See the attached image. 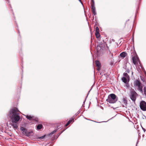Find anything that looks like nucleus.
<instances>
[{"mask_svg":"<svg viewBox=\"0 0 146 146\" xmlns=\"http://www.w3.org/2000/svg\"><path fill=\"white\" fill-rule=\"evenodd\" d=\"M91 6L92 7V11L96 10V9H95V5H92Z\"/></svg>","mask_w":146,"mask_h":146,"instance_id":"f3484780","label":"nucleus"},{"mask_svg":"<svg viewBox=\"0 0 146 146\" xmlns=\"http://www.w3.org/2000/svg\"><path fill=\"white\" fill-rule=\"evenodd\" d=\"M123 103L125 105H127V101L126 99L124 98L123 99Z\"/></svg>","mask_w":146,"mask_h":146,"instance_id":"ddd939ff","label":"nucleus"},{"mask_svg":"<svg viewBox=\"0 0 146 146\" xmlns=\"http://www.w3.org/2000/svg\"><path fill=\"white\" fill-rule=\"evenodd\" d=\"M137 95V94L135 91H131L130 97L131 99L134 102H135Z\"/></svg>","mask_w":146,"mask_h":146,"instance_id":"39448f33","label":"nucleus"},{"mask_svg":"<svg viewBox=\"0 0 146 146\" xmlns=\"http://www.w3.org/2000/svg\"><path fill=\"white\" fill-rule=\"evenodd\" d=\"M19 111L16 108L10 110L7 115L11 119L12 122L17 123L19 120L20 117L19 115Z\"/></svg>","mask_w":146,"mask_h":146,"instance_id":"f257e3e1","label":"nucleus"},{"mask_svg":"<svg viewBox=\"0 0 146 146\" xmlns=\"http://www.w3.org/2000/svg\"><path fill=\"white\" fill-rule=\"evenodd\" d=\"M92 11V13L94 15H96V10H94V11Z\"/></svg>","mask_w":146,"mask_h":146,"instance_id":"6ab92c4d","label":"nucleus"},{"mask_svg":"<svg viewBox=\"0 0 146 146\" xmlns=\"http://www.w3.org/2000/svg\"><path fill=\"white\" fill-rule=\"evenodd\" d=\"M134 86L137 87L138 90L140 92H143V86L141 82L137 80H136L134 82Z\"/></svg>","mask_w":146,"mask_h":146,"instance_id":"7ed1b4c3","label":"nucleus"},{"mask_svg":"<svg viewBox=\"0 0 146 146\" xmlns=\"http://www.w3.org/2000/svg\"><path fill=\"white\" fill-rule=\"evenodd\" d=\"M137 143H138V142H137V143L136 144H137Z\"/></svg>","mask_w":146,"mask_h":146,"instance_id":"7c9ffc66","label":"nucleus"},{"mask_svg":"<svg viewBox=\"0 0 146 146\" xmlns=\"http://www.w3.org/2000/svg\"><path fill=\"white\" fill-rule=\"evenodd\" d=\"M74 119H72L69 120L68 121L67 123L66 124V126H67L72 121L74 122Z\"/></svg>","mask_w":146,"mask_h":146,"instance_id":"4468645a","label":"nucleus"},{"mask_svg":"<svg viewBox=\"0 0 146 146\" xmlns=\"http://www.w3.org/2000/svg\"><path fill=\"white\" fill-rule=\"evenodd\" d=\"M42 126L41 124H38L37 127V129H40L42 127Z\"/></svg>","mask_w":146,"mask_h":146,"instance_id":"2eb2a0df","label":"nucleus"},{"mask_svg":"<svg viewBox=\"0 0 146 146\" xmlns=\"http://www.w3.org/2000/svg\"><path fill=\"white\" fill-rule=\"evenodd\" d=\"M95 35L97 38H99L100 36V35L99 32L96 33Z\"/></svg>","mask_w":146,"mask_h":146,"instance_id":"dca6fc26","label":"nucleus"},{"mask_svg":"<svg viewBox=\"0 0 146 146\" xmlns=\"http://www.w3.org/2000/svg\"><path fill=\"white\" fill-rule=\"evenodd\" d=\"M118 97L114 94H111L109 95L106 101L110 103L114 104L118 100Z\"/></svg>","mask_w":146,"mask_h":146,"instance_id":"f03ea898","label":"nucleus"},{"mask_svg":"<svg viewBox=\"0 0 146 146\" xmlns=\"http://www.w3.org/2000/svg\"><path fill=\"white\" fill-rule=\"evenodd\" d=\"M26 118L27 119L30 120H33V119L34 117L29 115H27L26 116Z\"/></svg>","mask_w":146,"mask_h":146,"instance_id":"f8f14e48","label":"nucleus"},{"mask_svg":"<svg viewBox=\"0 0 146 146\" xmlns=\"http://www.w3.org/2000/svg\"><path fill=\"white\" fill-rule=\"evenodd\" d=\"M21 130L22 131V132L23 134L28 136H30L31 132L28 131L25 128L21 127Z\"/></svg>","mask_w":146,"mask_h":146,"instance_id":"6e6552de","label":"nucleus"},{"mask_svg":"<svg viewBox=\"0 0 146 146\" xmlns=\"http://www.w3.org/2000/svg\"><path fill=\"white\" fill-rule=\"evenodd\" d=\"M95 63L96 66L97 67L98 70H100L101 67V64L100 62L98 60H96L95 61Z\"/></svg>","mask_w":146,"mask_h":146,"instance_id":"1a4fd4ad","label":"nucleus"},{"mask_svg":"<svg viewBox=\"0 0 146 146\" xmlns=\"http://www.w3.org/2000/svg\"><path fill=\"white\" fill-rule=\"evenodd\" d=\"M96 33L99 32V29L98 27H97L96 28Z\"/></svg>","mask_w":146,"mask_h":146,"instance_id":"a211bd4d","label":"nucleus"},{"mask_svg":"<svg viewBox=\"0 0 146 146\" xmlns=\"http://www.w3.org/2000/svg\"><path fill=\"white\" fill-rule=\"evenodd\" d=\"M45 135H44L43 136H42V137H41L40 138V139H43V138H44V137H45Z\"/></svg>","mask_w":146,"mask_h":146,"instance_id":"5701e85b","label":"nucleus"},{"mask_svg":"<svg viewBox=\"0 0 146 146\" xmlns=\"http://www.w3.org/2000/svg\"><path fill=\"white\" fill-rule=\"evenodd\" d=\"M91 6L93 5H94V0H92V2L91 3Z\"/></svg>","mask_w":146,"mask_h":146,"instance_id":"aec40b11","label":"nucleus"},{"mask_svg":"<svg viewBox=\"0 0 146 146\" xmlns=\"http://www.w3.org/2000/svg\"><path fill=\"white\" fill-rule=\"evenodd\" d=\"M127 72L128 73H129V70H127Z\"/></svg>","mask_w":146,"mask_h":146,"instance_id":"393cba45","label":"nucleus"},{"mask_svg":"<svg viewBox=\"0 0 146 146\" xmlns=\"http://www.w3.org/2000/svg\"><path fill=\"white\" fill-rule=\"evenodd\" d=\"M56 132V130H54L52 132H51L50 133V135H52L53 134H54V133H55Z\"/></svg>","mask_w":146,"mask_h":146,"instance_id":"412c9836","label":"nucleus"},{"mask_svg":"<svg viewBox=\"0 0 146 146\" xmlns=\"http://www.w3.org/2000/svg\"><path fill=\"white\" fill-rule=\"evenodd\" d=\"M79 1L81 2V0H79Z\"/></svg>","mask_w":146,"mask_h":146,"instance_id":"a878e982","label":"nucleus"},{"mask_svg":"<svg viewBox=\"0 0 146 146\" xmlns=\"http://www.w3.org/2000/svg\"><path fill=\"white\" fill-rule=\"evenodd\" d=\"M142 129H143L144 132H145V131H146V130L144 128H143V127H142Z\"/></svg>","mask_w":146,"mask_h":146,"instance_id":"b1692460","label":"nucleus"},{"mask_svg":"<svg viewBox=\"0 0 146 146\" xmlns=\"http://www.w3.org/2000/svg\"><path fill=\"white\" fill-rule=\"evenodd\" d=\"M137 143H138V142H137V143L136 144H137Z\"/></svg>","mask_w":146,"mask_h":146,"instance_id":"c85d7f7f","label":"nucleus"},{"mask_svg":"<svg viewBox=\"0 0 146 146\" xmlns=\"http://www.w3.org/2000/svg\"><path fill=\"white\" fill-rule=\"evenodd\" d=\"M132 53H131V56L132 57V59L133 63L135 65L137 63V61L139 60L137 55L135 52H133V54Z\"/></svg>","mask_w":146,"mask_h":146,"instance_id":"423d86ee","label":"nucleus"},{"mask_svg":"<svg viewBox=\"0 0 146 146\" xmlns=\"http://www.w3.org/2000/svg\"><path fill=\"white\" fill-rule=\"evenodd\" d=\"M137 143H138V142H137V143L136 144H137Z\"/></svg>","mask_w":146,"mask_h":146,"instance_id":"c756f323","label":"nucleus"},{"mask_svg":"<svg viewBox=\"0 0 146 146\" xmlns=\"http://www.w3.org/2000/svg\"><path fill=\"white\" fill-rule=\"evenodd\" d=\"M141 109L143 111H146V102L144 101H141L140 103Z\"/></svg>","mask_w":146,"mask_h":146,"instance_id":"0eeeda50","label":"nucleus"},{"mask_svg":"<svg viewBox=\"0 0 146 146\" xmlns=\"http://www.w3.org/2000/svg\"><path fill=\"white\" fill-rule=\"evenodd\" d=\"M123 76L121 78V80L125 83H127V82H129V76L128 74L126 73H124Z\"/></svg>","mask_w":146,"mask_h":146,"instance_id":"20e7f679","label":"nucleus"},{"mask_svg":"<svg viewBox=\"0 0 146 146\" xmlns=\"http://www.w3.org/2000/svg\"><path fill=\"white\" fill-rule=\"evenodd\" d=\"M132 74H133V72H132Z\"/></svg>","mask_w":146,"mask_h":146,"instance_id":"cd10ccee","label":"nucleus"},{"mask_svg":"<svg viewBox=\"0 0 146 146\" xmlns=\"http://www.w3.org/2000/svg\"><path fill=\"white\" fill-rule=\"evenodd\" d=\"M128 84H127H127H126V86H128Z\"/></svg>","mask_w":146,"mask_h":146,"instance_id":"bb28decb","label":"nucleus"},{"mask_svg":"<svg viewBox=\"0 0 146 146\" xmlns=\"http://www.w3.org/2000/svg\"><path fill=\"white\" fill-rule=\"evenodd\" d=\"M17 123L12 122L11 125L15 129H17L18 127Z\"/></svg>","mask_w":146,"mask_h":146,"instance_id":"9b49d317","label":"nucleus"},{"mask_svg":"<svg viewBox=\"0 0 146 146\" xmlns=\"http://www.w3.org/2000/svg\"><path fill=\"white\" fill-rule=\"evenodd\" d=\"M144 93L145 96H146V89L145 90V89H144Z\"/></svg>","mask_w":146,"mask_h":146,"instance_id":"4be33fe9","label":"nucleus"},{"mask_svg":"<svg viewBox=\"0 0 146 146\" xmlns=\"http://www.w3.org/2000/svg\"><path fill=\"white\" fill-rule=\"evenodd\" d=\"M127 55L126 52H123L120 53V56L122 58H125Z\"/></svg>","mask_w":146,"mask_h":146,"instance_id":"9d476101","label":"nucleus"}]
</instances>
